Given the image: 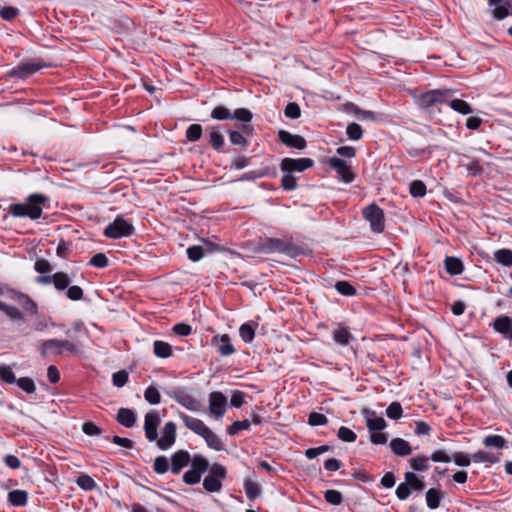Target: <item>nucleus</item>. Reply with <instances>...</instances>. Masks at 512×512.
I'll return each mask as SVG.
<instances>
[{"label":"nucleus","instance_id":"64","mask_svg":"<svg viewBox=\"0 0 512 512\" xmlns=\"http://www.w3.org/2000/svg\"><path fill=\"white\" fill-rule=\"evenodd\" d=\"M128 381V373L125 370H120L112 375L113 385L116 387H123Z\"/></svg>","mask_w":512,"mask_h":512},{"label":"nucleus","instance_id":"38","mask_svg":"<svg viewBox=\"0 0 512 512\" xmlns=\"http://www.w3.org/2000/svg\"><path fill=\"white\" fill-rule=\"evenodd\" d=\"M211 117L219 121L229 120L232 119V111L225 106H216L211 112Z\"/></svg>","mask_w":512,"mask_h":512},{"label":"nucleus","instance_id":"6","mask_svg":"<svg viewBox=\"0 0 512 512\" xmlns=\"http://www.w3.org/2000/svg\"><path fill=\"white\" fill-rule=\"evenodd\" d=\"M261 250L266 253H283L294 256L295 248L284 240L267 237L261 242Z\"/></svg>","mask_w":512,"mask_h":512},{"label":"nucleus","instance_id":"50","mask_svg":"<svg viewBox=\"0 0 512 512\" xmlns=\"http://www.w3.org/2000/svg\"><path fill=\"white\" fill-rule=\"evenodd\" d=\"M19 15V9L13 6L0 5V16L2 19L11 21Z\"/></svg>","mask_w":512,"mask_h":512},{"label":"nucleus","instance_id":"32","mask_svg":"<svg viewBox=\"0 0 512 512\" xmlns=\"http://www.w3.org/2000/svg\"><path fill=\"white\" fill-rule=\"evenodd\" d=\"M404 477H405L406 483L408 484V486L410 488V492L412 490L422 491L424 489L425 483L423 482V480L418 478L415 473L406 472Z\"/></svg>","mask_w":512,"mask_h":512},{"label":"nucleus","instance_id":"42","mask_svg":"<svg viewBox=\"0 0 512 512\" xmlns=\"http://www.w3.org/2000/svg\"><path fill=\"white\" fill-rule=\"evenodd\" d=\"M410 466L416 471H427L429 469L428 458L424 456L413 457L409 460Z\"/></svg>","mask_w":512,"mask_h":512},{"label":"nucleus","instance_id":"2","mask_svg":"<svg viewBox=\"0 0 512 512\" xmlns=\"http://www.w3.org/2000/svg\"><path fill=\"white\" fill-rule=\"evenodd\" d=\"M82 345L76 340L48 339L41 343L40 353L43 357L60 356L65 353L78 355L81 353Z\"/></svg>","mask_w":512,"mask_h":512},{"label":"nucleus","instance_id":"22","mask_svg":"<svg viewBox=\"0 0 512 512\" xmlns=\"http://www.w3.org/2000/svg\"><path fill=\"white\" fill-rule=\"evenodd\" d=\"M390 448L397 456H407L411 454L410 444L402 438H394L390 441Z\"/></svg>","mask_w":512,"mask_h":512},{"label":"nucleus","instance_id":"47","mask_svg":"<svg viewBox=\"0 0 512 512\" xmlns=\"http://www.w3.org/2000/svg\"><path fill=\"white\" fill-rule=\"evenodd\" d=\"M251 422L248 419L242 421H235L231 426L227 428V433L229 435H236L242 430L249 429Z\"/></svg>","mask_w":512,"mask_h":512},{"label":"nucleus","instance_id":"10","mask_svg":"<svg viewBox=\"0 0 512 512\" xmlns=\"http://www.w3.org/2000/svg\"><path fill=\"white\" fill-rule=\"evenodd\" d=\"M329 165L337 172L341 181L351 183L354 180L355 174L343 159L332 157L329 159Z\"/></svg>","mask_w":512,"mask_h":512},{"label":"nucleus","instance_id":"61","mask_svg":"<svg viewBox=\"0 0 512 512\" xmlns=\"http://www.w3.org/2000/svg\"><path fill=\"white\" fill-rule=\"evenodd\" d=\"M281 184L285 190H294L297 187V179L291 173L285 172L282 176Z\"/></svg>","mask_w":512,"mask_h":512},{"label":"nucleus","instance_id":"39","mask_svg":"<svg viewBox=\"0 0 512 512\" xmlns=\"http://www.w3.org/2000/svg\"><path fill=\"white\" fill-rule=\"evenodd\" d=\"M472 460L474 462H488V463H496L499 461V458L490 452L486 451H478L472 455Z\"/></svg>","mask_w":512,"mask_h":512},{"label":"nucleus","instance_id":"46","mask_svg":"<svg viewBox=\"0 0 512 512\" xmlns=\"http://www.w3.org/2000/svg\"><path fill=\"white\" fill-rule=\"evenodd\" d=\"M484 445L487 447L503 448L505 446V439L500 435H489L484 438Z\"/></svg>","mask_w":512,"mask_h":512},{"label":"nucleus","instance_id":"62","mask_svg":"<svg viewBox=\"0 0 512 512\" xmlns=\"http://www.w3.org/2000/svg\"><path fill=\"white\" fill-rule=\"evenodd\" d=\"M187 255L191 261L197 262L203 258L204 249L202 246H198V245L191 246L187 249Z\"/></svg>","mask_w":512,"mask_h":512},{"label":"nucleus","instance_id":"24","mask_svg":"<svg viewBox=\"0 0 512 512\" xmlns=\"http://www.w3.org/2000/svg\"><path fill=\"white\" fill-rule=\"evenodd\" d=\"M333 339L337 344L347 346L354 337L347 328L339 327L333 332Z\"/></svg>","mask_w":512,"mask_h":512},{"label":"nucleus","instance_id":"25","mask_svg":"<svg viewBox=\"0 0 512 512\" xmlns=\"http://www.w3.org/2000/svg\"><path fill=\"white\" fill-rule=\"evenodd\" d=\"M153 353L158 358H168L172 356V346L165 341L156 340L153 343Z\"/></svg>","mask_w":512,"mask_h":512},{"label":"nucleus","instance_id":"7","mask_svg":"<svg viewBox=\"0 0 512 512\" xmlns=\"http://www.w3.org/2000/svg\"><path fill=\"white\" fill-rule=\"evenodd\" d=\"M161 423V418L157 411H149L144 419L145 436L150 442H154L158 438V427Z\"/></svg>","mask_w":512,"mask_h":512},{"label":"nucleus","instance_id":"33","mask_svg":"<svg viewBox=\"0 0 512 512\" xmlns=\"http://www.w3.org/2000/svg\"><path fill=\"white\" fill-rule=\"evenodd\" d=\"M494 259L497 263L503 266L512 265V250L510 249H499L494 253Z\"/></svg>","mask_w":512,"mask_h":512},{"label":"nucleus","instance_id":"3","mask_svg":"<svg viewBox=\"0 0 512 512\" xmlns=\"http://www.w3.org/2000/svg\"><path fill=\"white\" fill-rule=\"evenodd\" d=\"M453 95L449 89H435L427 91L418 98V104L424 109H429L437 104L446 103Z\"/></svg>","mask_w":512,"mask_h":512},{"label":"nucleus","instance_id":"15","mask_svg":"<svg viewBox=\"0 0 512 512\" xmlns=\"http://www.w3.org/2000/svg\"><path fill=\"white\" fill-rule=\"evenodd\" d=\"M494 330L503 335L505 339L512 340V319L509 316H499L494 320Z\"/></svg>","mask_w":512,"mask_h":512},{"label":"nucleus","instance_id":"9","mask_svg":"<svg viewBox=\"0 0 512 512\" xmlns=\"http://www.w3.org/2000/svg\"><path fill=\"white\" fill-rule=\"evenodd\" d=\"M176 440V424L172 421L165 423L161 430V437L157 438V446L161 450H167L173 446Z\"/></svg>","mask_w":512,"mask_h":512},{"label":"nucleus","instance_id":"45","mask_svg":"<svg viewBox=\"0 0 512 512\" xmlns=\"http://www.w3.org/2000/svg\"><path fill=\"white\" fill-rule=\"evenodd\" d=\"M403 409L399 402H392L386 409L388 418L398 420L402 417Z\"/></svg>","mask_w":512,"mask_h":512},{"label":"nucleus","instance_id":"55","mask_svg":"<svg viewBox=\"0 0 512 512\" xmlns=\"http://www.w3.org/2000/svg\"><path fill=\"white\" fill-rule=\"evenodd\" d=\"M154 470L158 474H164L169 470V462L167 457L158 456L154 460L153 464Z\"/></svg>","mask_w":512,"mask_h":512},{"label":"nucleus","instance_id":"60","mask_svg":"<svg viewBox=\"0 0 512 512\" xmlns=\"http://www.w3.org/2000/svg\"><path fill=\"white\" fill-rule=\"evenodd\" d=\"M17 385L27 393H34L36 390L34 381L29 377H21L16 380Z\"/></svg>","mask_w":512,"mask_h":512},{"label":"nucleus","instance_id":"26","mask_svg":"<svg viewBox=\"0 0 512 512\" xmlns=\"http://www.w3.org/2000/svg\"><path fill=\"white\" fill-rule=\"evenodd\" d=\"M447 103L454 111L462 115H467L473 112V109L466 101L462 99H454L453 95L451 96Z\"/></svg>","mask_w":512,"mask_h":512},{"label":"nucleus","instance_id":"13","mask_svg":"<svg viewBox=\"0 0 512 512\" xmlns=\"http://www.w3.org/2000/svg\"><path fill=\"white\" fill-rule=\"evenodd\" d=\"M278 138L284 145L299 150L304 149L307 145L306 140L302 136L292 134L285 130L278 132Z\"/></svg>","mask_w":512,"mask_h":512},{"label":"nucleus","instance_id":"57","mask_svg":"<svg viewBox=\"0 0 512 512\" xmlns=\"http://www.w3.org/2000/svg\"><path fill=\"white\" fill-rule=\"evenodd\" d=\"M177 401L188 410L196 411L198 409V402L189 395L179 396Z\"/></svg>","mask_w":512,"mask_h":512},{"label":"nucleus","instance_id":"18","mask_svg":"<svg viewBox=\"0 0 512 512\" xmlns=\"http://www.w3.org/2000/svg\"><path fill=\"white\" fill-rule=\"evenodd\" d=\"M212 343L217 346V351L222 356H230L235 353V349L231 343L229 335L223 334L221 336H214Z\"/></svg>","mask_w":512,"mask_h":512},{"label":"nucleus","instance_id":"1","mask_svg":"<svg viewBox=\"0 0 512 512\" xmlns=\"http://www.w3.org/2000/svg\"><path fill=\"white\" fill-rule=\"evenodd\" d=\"M47 201L48 197L43 194H31L27 198V203L12 204L9 211L14 217H29L35 220L41 217L42 207Z\"/></svg>","mask_w":512,"mask_h":512},{"label":"nucleus","instance_id":"41","mask_svg":"<svg viewBox=\"0 0 512 512\" xmlns=\"http://www.w3.org/2000/svg\"><path fill=\"white\" fill-rule=\"evenodd\" d=\"M203 129L200 124H191L186 129V138L190 142H196L202 137Z\"/></svg>","mask_w":512,"mask_h":512},{"label":"nucleus","instance_id":"27","mask_svg":"<svg viewBox=\"0 0 512 512\" xmlns=\"http://www.w3.org/2000/svg\"><path fill=\"white\" fill-rule=\"evenodd\" d=\"M208 445V447L220 451L223 449V443L219 439V437L210 429L208 428L206 432L202 436Z\"/></svg>","mask_w":512,"mask_h":512},{"label":"nucleus","instance_id":"21","mask_svg":"<svg viewBox=\"0 0 512 512\" xmlns=\"http://www.w3.org/2000/svg\"><path fill=\"white\" fill-rule=\"evenodd\" d=\"M117 421L124 427H133L136 423V414L132 409L120 408L116 417Z\"/></svg>","mask_w":512,"mask_h":512},{"label":"nucleus","instance_id":"8","mask_svg":"<svg viewBox=\"0 0 512 512\" xmlns=\"http://www.w3.org/2000/svg\"><path fill=\"white\" fill-rule=\"evenodd\" d=\"M314 165V162L310 158H284L280 163V169L283 172H302L308 168H311Z\"/></svg>","mask_w":512,"mask_h":512},{"label":"nucleus","instance_id":"36","mask_svg":"<svg viewBox=\"0 0 512 512\" xmlns=\"http://www.w3.org/2000/svg\"><path fill=\"white\" fill-rule=\"evenodd\" d=\"M191 461V468L197 471L200 475L206 472L209 468V463L206 458L201 455H195Z\"/></svg>","mask_w":512,"mask_h":512},{"label":"nucleus","instance_id":"40","mask_svg":"<svg viewBox=\"0 0 512 512\" xmlns=\"http://www.w3.org/2000/svg\"><path fill=\"white\" fill-rule=\"evenodd\" d=\"M0 310L3 311L10 319H12L14 321L22 320V318H23L22 313L18 308L14 307V306H10L1 301H0Z\"/></svg>","mask_w":512,"mask_h":512},{"label":"nucleus","instance_id":"53","mask_svg":"<svg viewBox=\"0 0 512 512\" xmlns=\"http://www.w3.org/2000/svg\"><path fill=\"white\" fill-rule=\"evenodd\" d=\"M253 115L252 112L246 108H238L232 112V119L248 123L251 121Z\"/></svg>","mask_w":512,"mask_h":512},{"label":"nucleus","instance_id":"51","mask_svg":"<svg viewBox=\"0 0 512 512\" xmlns=\"http://www.w3.org/2000/svg\"><path fill=\"white\" fill-rule=\"evenodd\" d=\"M346 133L349 139L354 141L361 139L363 136L362 128L357 123H350L346 128Z\"/></svg>","mask_w":512,"mask_h":512},{"label":"nucleus","instance_id":"59","mask_svg":"<svg viewBox=\"0 0 512 512\" xmlns=\"http://www.w3.org/2000/svg\"><path fill=\"white\" fill-rule=\"evenodd\" d=\"M452 460L456 465L466 467L470 465L472 456L470 457L468 454L456 452L451 456V461Z\"/></svg>","mask_w":512,"mask_h":512},{"label":"nucleus","instance_id":"29","mask_svg":"<svg viewBox=\"0 0 512 512\" xmlns=\"http://www.w3.org/2000/svg\"><path fill=\"white\" fill-rule=\"evenodd\" d=\"M71 279L65 272H56L54 274L53 284L56 290L63 291L70 286Z\"/></svg>","mask_w":512,"mask_h":512},{"label":"nucleus","instance_id":"43","mask_svg":"<svg viewBox=\"0 0 512 512\" xmlns=\"http://www.w3.org/2000/svg\"><path fill=\"white\" fill-rule=\"evenodd\" d=\"M76 483L77 485L85 490V491H91L93 490L95 487H96V483L95 481L93 480L92 477H90L89 475L87 474H81L77 479H76Z\"/></svg>","mask_w":512,"mask_h":512},{"label":"nucleus","instance_id":"63","mask_svg":"<svg viewBox=\"0 0 512 512\" xmlns=\"http://www.w3.org/2000/svg\"><path fill=\"white\" fill-rule=\"evenodd\" d=\"M308 423L311 426L326 425L328 423V419L324 414L312 412L309 414Z\"/></svg>","mask_w":512,"mask_h":512},{"label":"nucleus","instance_id":"37","mask_svg":"<svg viewBox=\"0 0 512 512\" xmlns=\"http://www.w3.org/2000/svg\"><path fill=\"white\" fill-rule=\"evenodd\" d=\"M203 487L208 492H219L222 488V483L220 479L208 475L203 480Z\"/></svg>","mask_w":512,"mask_h":512},{"label":"nucleus","instance_id":"20","mask_svg":"<svg viewBox=\"0 0 512 512\" xmlns=\"http://www.w3.org/2000/svg\"><path fill=\"white\" fill-rule=\"evenodd\" d=\"M12 298L26 311L34 315L37 313L36 303L26 294L12 291Z\"/></svg>","mask_w":512,"mask_h":512},{"label":"nucleus","instance_id":"16","mask_svg":"<svg viewBox=\"0 0 512 512\" xmlns=\"http://www.w3.org/2000/svg\"><path fill=\"white\" fill-rule=\"evenodd\" d=\"M190 460V454L187 451H177L171 457V472L173 474H179L180 471L189 464Z\"/></svg>","mask_w":512,"mask_h":512},{"label":"nucleus","instance_id":"52","mask_svg":"<svg viewBox=\"0 0 512 512\" xmlns=\"http://www.w3.org/2000/svg\"><path fill=\"white\" fill-rule=\"evenodd\" d=\"M324 498L331 505H340L343 501L342 494L333 489L325 491Z\"/></svg>","mask_w":512,"mask_h":512},{"label":"nucleus","instance_id":"44","mask_svg":"<svg viewBox=\"0 0 512 512\" xmlns=\"http://www.w3.org/2000/svg\"><path fill=\"white\" fill-rule=\"evenodd\" d=\"M464 157L469 159V162L464 164L463 166L470 173V175H472V176L480 175L482 173L483 169L479 163V160L470 158L469 156H466V155Z\"/></svg>","mask_w":512,"mask_h":512},{"label":"nucleus","instance_id":"11","mask_svg":"<svg viewBox=\"0 0 512 512\" xmlns=\"http://www.w3.org/2000/svg\"><path fill=\"white\" fill-rule=\"evenodd\" d=\"M227 398L222 392L215 391L209 396V411L217 418L222 417L226 412Z\"/></svg>","mask_w":512,"mask_h":512},{"label":"nucleus","instance_id":"4","mask_svg":"<svg viewBox=\"0 0 512 512\" xmlns=\"http://www.w3.org/2000/svg\"><path fill=\"white\" fill-rule=\"evenodd\" d=\"M134 232L133 225L118 216L112 223H110L104 230V235L110 239H118L132 235Z\"/></svg>","mask_w":512,"mask_h":512},{"label":"nucleus","instance_id":"56","mask_svg":"<svg viewBox=\"0 0 512 512\" xmlns=\"http://www.w3.org/2000/svg\"><path fill=\"white\" fill-rule=\"evenodd\" d=\"M409 190L412 196L422 197L426 194V185L420 180H415L410 184Z\"/></svg>","mask_w":512,"mask_h":512},{"label":"nucleus","instance_id":"14","mask_svg":"<svg viewBox=\"0 0 512 512\" xmlns=\"http://www.w3.org/2000/svg\"><path fill=\"white\" fill-rule=\"evenodd\" d=\"M41 68L42 66L37 62H26L13 68L11 71L8 72V75L11 77L25 79L28 76L39 71Z\"/></svg>","mask_w":512,"mask_h":512},{"label":"nucleus","instance_id":"12","mask_svg":"<svg viewBox=\"0 0 512 512\" xmlns=\"http://www.w3.org/2000/svg\"><path fill=\"white\" fill-rule=\"evenodd\" d=\"M362 416L366 420V426L370 432L382 431L387 427V423L382 417H375L376 413L368 408L361 411Z\"/></svg>","mask_w":512,"mask_h":512},{"label":"nucleus","instance_id":"23","mask_svg":"<svg viewBox=\"0 0 512 512\" xmlns=\"http://www.w3.org/2000/svg\"><path fill=\"white\" fill-rule=\"evenodd\" d=\"M445 269L450 275H459L463 272L464 266L459 258L447 256L444 260Z\"/></svg>","mask_w":512,"mask_h":512},{"label":"nucleus","instance_id":"30","mask_svg":"<svg viewBox=\"0 0 512 512\" xmlns=\"http://www.w3.org/2000/svg\"><path fill=\"white\" fill-rule=\"evenodd\" d=\"M8 499L14 506H25L28 501V495L23 490H13L9 492Z\"/></svg>","mask_w":512,"mask_h":512},{"label":"nucleus","instance_id":"31","mask_svg":"<svg viewBox=\"0 0 512 512\" xmlns=\"http://www.w3.org/2000/svg\"><path fill=\"white\" fill-rule=\"evenodd\" d=\"M348 112L355 115L359 120H375V113L373 111L362 110L355 104L348 105Z\"/></svg>","mask_w":512,"mask_h":512},{"label":"nucleus","instance_id":"34","mask_svg":"<svg viewBox=\"0 0 512 512\" xmlns=\"http://www.w3.org/2000/svg\"><path fill=\"white\" fill-rule=\"evenodd\" d=\"M441 492L438 489L430 488L426 492V503L430 509H436L440 506Z\"/></svg>","mask_w":512,"mask_h":512},{"label":"nucleus","instance_id":"5","mask_svg":"<svg viewBox=\"0 0 512 512\" xmlns=\"http://www.w3.org/2000/svg\"><path fill=\"white\" fill-rule=\"evenodd\" d=\"M364 218L370 223L373 232L381 233L385 228L384 212L375 204H371L363 210Z\"/></svg>","mask_w":512,"mask_h":512},{"label":"nucleus","instance_id":"19","mask_svg":"<svg viewBox=\"0 0 512 512\" xmlns=\"http://www.w3.org/2000/svg\"><path fill=\"white\" fill-rule=\"evenodd\" d=\"M488 3L490 7H494L491 13L495 19L503 20L510 14V2L508 0H488Z\"/></svg>","mask_w":512,"mask_h":512},{"label":"nucleus","instance_id":"58","mask_svg":"<svg viewBox=\"0 0 512 512\" xmlns=\"http://www.w3.org/2000/svg\"><path fill=\"white\" fill-rule=\"evenodd\" d=\"M337 436L343 442H354L357 438L356 433L345 426L339 428Z\"/></svg>","mask_w":512,"mask_h":512},{"label":"nucleus","instance_id":"48","mask_svg":"<svg viewBox=\"0 0 512 512\" xmlns=\"http://www.w3.org/2000/svg\"><path fill=\"white\" fill-rule=\"evenodd\" d=\"M144 398L147 402L154 405L160 403L161 400L160 393L154 386H149L146 388L144 392Z\"/></svg>","mask_w":512,"mask_h":512},{"label":"nucleus","instance_id":"49","mask_svg":"<svg viewBox=\"0 0 512 512\" xmlns=\"http://www.w3.org/2000/svg\"><path fill=\"white\" fill-rule=\"evenodd\" d=\"M244 489H245L247 497L250 500H254L255 498H257L261 492L260 486L257 483L252 482V481H245Z\"/></svg>","mask_w":512,"mask_h":512},{"label":"nucleus","instance_id":"35","mask_svg":"<svg viewBox=\"0 0 512 512\" xmlns=\"http://www.w3.org/2000/svg\"><path fill=\"white\" fill-rule=\"evenodd\" d=\"M209 131V143L211 146L219 151L224 145V137L218 131L215 130V127H211L208 129Z\"/></svg>","mask_w":512,"mask_h":512},{"label":"nucleus","instance_id":"28","mask_svg":"<svg viewBox=\"0 0 512 512\" xmlns=\"http://www.w3.org/2000/svg\"><path fill=\"white\" fill-rule=\"evenodd\" d=\"M257 324L254 323H244L239 328V334L242 340L246 343H250L253 341L255 337V329Z\"/></svg>","mask_w":512,"mask_h":512},{"label":"nucleus","instance_id":"17","mask_svg":"<svg viewBox=\"0 0 512 512\" xmlns=\"http://www.w3.org/2000/svg\"><path fill=\"white\" fill-rule=\"evenodd\" d=\"M180 418L182 419L184 425L191 431H193L195 434L199 436H203V434L206 432V430L209 428L205 425V423L195 417L186 415L181 413Z\"/></svg>","mask_w":512,"mask_h":512},{"label":"nucleus","instance_id":"54","mask_svg":"<svg viewBox=\"0 0 512 512\" xmlns=\"http://www.w3.org/2000/svg\"><path fill=\"white\" fill-rule=\"evenodd\" d=\"M336 290L345 296H353L356 294V289L347 281H338L335 284Z\"/></svg>","mask_w":512,"mask_h":512}]
</instances>
